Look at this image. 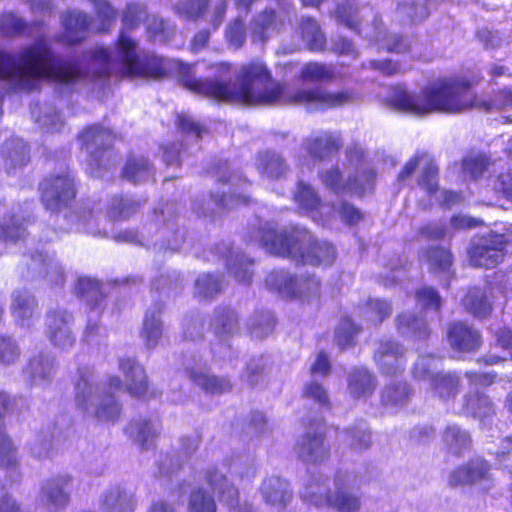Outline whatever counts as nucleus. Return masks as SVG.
<instances>
[{"label":"nucleus","instance_id":"31","mask_svg":"<svg viewBox=\"0 0 512 512\" xmlns=\"http://www.w3.org/2000/svg\"><path fill=\"white\" fill-rule=\"evenodd\" d=\"M125 433L141 451H147L154 448L160 431L156 422L139 418L126 426Z\"/></svg>","mask_w":512,"mask_h":512},{"label":"nucleus","instance_id":"6","mask_svg":"<svg viewBox=\"0 0 512 512\" xmlns=\"http://www.w3.org/2000/svg\"><path fill=\"white\" fill-rule=\"evenodd\" d=\"M154 223L146 225L141 232L140 238L134 231L121 232L116 239L119 241H126L130 243H137L142 246H149L152 242L149 234L154 227L159 228L163 241L158 244L153 242L154 247L159 246L160 250L178 251L185 242L187 231L184 227L178 225L177 221V206L175 203H166L161 208L155 209L153 212Z\"/></svg>","mask_w":512,"mask_h":512},{"label":"nucleus","instance_id":"22","mask_svg":"<svg viewBox=\"0 0 512 512\" xmlns=\"http://www.w3.org/2000/svg\"><path fill=\"white\" fill-rule=\"evenodd\" d=\"M418 166L421 167V175L418 180V185L429 194L435 193L438 188V168L429 154L422 153L411 159L404 166L398 178L400 180H405L414 173Z\"/></svg>","mask_w":512,"mask_h":512},{"label":"nucleus","instance_id":"15","mask_svg":"<svg viewBox=\"0 0 512 512\" xmlns=\"http://www.w3.org/2000/svg\"><path fill=\"white\" fill-rule=\"evenodd\" d=\"M507 240L501 234H489L480 238L469 251L470 262L476 267L492 268L505 256Z\"/></svg>","mask_w":512,"mask_h":512},{"label":"nucleus","instance_id":"35","mask_svg":"<svg viewBox=\"0 0 512 512\" xmlns=\"http://www.w3.org/2000/svg\"><path fill=\"white\" fill-rule=\"evenodd\" d=\"M10 404V397L0 391V467L15 470L18 465L17 452L4 430V417Z\"/></svg>","mask_w":512,"mask_h":512},{"label":"nucleus","instance_id":"46","mask_svg":"<svg viewBox=\"0 0 512 512\" xmlns=\"http://www.w3.org/2000/svg\"><path fill=\"white\" fill-rule=\"evenodd\" d=\"M163 308L162 303H156L153 309H149L145 314L141 335L145 341L146 347L149 349L156 347L162 336L163 329L160 314Z\"/></svg>","mask_w":512,"mask_h":512},{"label":"nucleus","instance_id":"64","mask_svg":"<svg viewBox=\"0 0 512 512\" xmlns=\"http://www.w3.org/2000/svg\"><path fill=\"white\" fill-rule=\"evenodd\" d=\"M217 506L213 496L198 488L190 494L188 512H216Z\"/></svg>","mask_w":512,"mask_h":512},{"label":"nucleus","instance_id":"29","mask_svg":"<svg viewBox=\"0 0 512 512\" xmlns=\"http://www.w3.org/2000/svg\"><path fill=\"white\" fill-rule=\"evenodd\" d=\"M136 506L135 493L122 486L109 488L99 501L101 512H134Z\"/></svg>","mask_w":512,"mask_h":512},{"label":"nucleus","instance_id":"58","mask_svg":"<svg viewBox=\"0 0 512 512\" xmlns=\"http://www.w3.org/2000/svg\"><path fill=\"white\" fill-rule=\"evenodd\" d=\"M299 77L303 82H330L334 79V70L331 65L309 62L302 67Z\"/></svg>","mask_w":512,"mask_h":512},{"label":"nucleus","instance_id":"20","mask_svg":"<svg viewBox=\"0 0 512 512\" xmlns=\"http://www.w3.org/2000/svg\"><path fill=\"white\" fill-rule=\"evenodd\" d=\"M55 371V357L48 352H40L29 359L23 369V377L31 387H44L51 383Z\"/></svg>","mask_w":512,"mask_h":512},{"label":"nucleus","instance_id":"51","mask_svg":"<svg viewBox=\"0 0 512 512\" xmlns=\"http://www.w3.org/2000/svg\"><path fill=\"white\" fill-rule=\"evenodd\" d=\"M301 38L311 51H322L326 45V38L320 26L313 18H302L299 24Z\"/></svg>","mask_w":512,"mask_h":512},{"label":"nucleus","instance_id":"33","mask_svg":"<svg viewBox=\"0 0 512 512\" xmlns=\"http://www.w3.org/2000/svg\"><path fill=\"white\" fill-rule=\"evenodd\" d=\"M398 333L413 340H426L431 335V329L425 319L413 312H402L395 318Z\"/></svg>","mask_w":512,"mask_h":512},{"label":"nucleus","instance_id":"3","mask_svg":"<svg viewBox=\"0 0 512 512\" xmlns=\"http://www.w3.org/2000/svg\"><path fill=\"white\" fill-rule=\"evenodd\" d=\"M247 236L250 243L264 248L270 254L287 257L297 263L327 267L336 258L332 244L315 239L303 228L277 231L275 224L264 223L249 231Z\"/></svg>","mask_w":512,"mask_h":512},{"label":"nucleus","instance_id":"8","mask_svg":"<svg viewBox=\"0 0 512 512\" xmlns=\"http://www.w3.org/2000/svg\"><path fill=\"white\" fill-rule=\"evenodd\" d=\"M17 271L26 281L47 280L51 285H62L65 282V273L61 264L53 255L43 251L23 253Z\"/></svg>","mask_w":512,"mask_h":512},{"label":"nucleus","instance_id":"27","mask_svg":"<svg viewBox=\"0 0 512 512\" xmlns=\"http://www.w3.org/2000/svg\"><path fill=\"white\" fill-rule=\"evenodd\" d=\"M283 26V19L274 10H264L256 14L249 23V32L252 42L264 43Z\"/></svg>","mask_w":512,"mask_h":512},{"label":"nucleus","instance_id":"2","mask_svg":"<svg viewBox=\"0 0 512 512\" xmlns=\"http://www.w3.org/2000/svg\"><path fill=\"white\" fill-rule=\"evenodd\" d=\"M218 68L220 74L214 79H200L189 69L182 70L180 82L184 88L198 95L252 106L291 104L315 111L338 107L352 99L348 92L333 93L321 87L289 89L281 83L273 82L266 65L259 60L242 66L237 87L230 85V77H224L229 72V65L221 63Z\"/></svg>","mask_w":512,"mask_h":512},{"label":"nucleus","instance_id":"41","mask_svg":"<svg viewBox=\"0 0 512 512\" xmlns=\"http://www.w3.org/2000/svg\"><path fill=\"white\" fill-rule=\"evenodd\" d=\"M347 390L354 399L367 398L372 395L376 386V377L366 368H354L348 375Z\"/></svg>","mask_w":512,"mask_h":512},{"label":"nucleus","instance_id":"25","mask_svg":"<svg viewBox=\"0 0 512 512\" xmlns=\"http://www.w3.org/2000/svg\"><path fill=\"white\" fill-rule=\"evenodd\" d=\"M11 313L17 325L30 328L38 319V303L33 294L26 290H16L12 294Z\"/></svg>","mask_w":512,"mask_h":512},{"label":"nucleus","instance_id":"19","mask_svg":"<svg viewBox=\"0 0 512 512\" xmlns=\"http://www.w3.org/2000/svg\"><path fill=\"white\" fill-rule=\"evenodd\" d=\"M184 365L190 380L206 394L222 395L231 391L232 384L227 377L208 372L195 357L188 359Z\"/></svg>","mask_w":512,"mask_h":512},{"label":"nucleus","instance_id":"32","mask_svg":"<svg viewBox=\"0 0 512 512\" xmlns=\"http://www.w3.org/2000/svg\"><path fill=\"white\" fill-rule=\"evenodd\" d=\"M256 168L263 178L271 181L285 178L290 170V166L284 156L269 149L259 152Z\"/></svg>","mask_w":512,"mask_h":512},{"label":"nucleus","instance_id":"50","mask_svg":"<svg viewBox=\"0 0 512 512\" xmlns=\"http://www.w3.org/2000/svg\"><path fill=\"white\" fill-rule=\"evenodd\" d=\"M442 438L447 450L454 455H460L471 447L470 434L457 424L448 425Z\"/></svg>","mask_w":512,"mask_h":512},{"label":"nucleus","instance_id":"36","mask_svg":"<svg viewBox=\"0 0 512 512\" xmlns=\"http://www.w3.org/2000/svg\"><path fill=\"white\" fill-rule=\"evenodd\" d=\"M4 167L12 173L26 166L30 161L29 149L22 139L13 137L4 142L1 149Z\"/></svg>","mask_w":512,"mask_h":512},{"label":"nucleus","instance_id":"60","mask_svg":"<svg viewBox=\"0 0 512 512\" xmlns=\"http://www.w3.org/2000/svg\"><path fill=\"white\" fill-rule=\"evenodd\" d=\"M222 291V279L219 275L205 273L200 275L195 282V294L208 299L220 294Z\"/></svg>","mask_w":512,"mask_h":512},{"label":"nucleus","instance_id":"53","mask_svg":"<svg viewBox=\"0 0 512 512\" xmlns=\"http://www.w3.org/2000/svg\"><path fill=\"white\" fill-rule=\"evenodd\" d=\"M428 0H404L396 10L397 16L404 24L420 23L429 15Z\"/></svg>","mask_w":512,"mask_h":512},{"label":"nucleus","instance_id":"9","mask_svg":"<svg viewBox=\"0 0 512 512\" xmlns=\"http://www.w3.org/2000/svg\"><path fill=\"white\" fill-rule=\"evenodd\" d=\"M265 285L282 297L308 300L318 297L321 287L320 280L315 275L297 277L284 270L269 273Z\"/></svg>","mask_w":512,"mask_h":512},{"label":"nucleus","instance_id":"7","mask_svg":"<svg viewBox=\"0 0 512 512\" xmlns=\"http://www.w3.org/2000/svg\"><path fill=\"white\" fill-rule=\"evenodd\" d=\"M346 155L356 169L355 175H351L349 172L347 179H344L338 167H330L319 172L320 180L327 189L336 194H362L366 189V184L374 178V174L372 171L362 168L363 152L360 148H348Z\"/></svg>","mask_w":512,"mask_h":512},{"label":"nucleus","instance_id":"28","mask_svg":"<svg viewBox=\"0 0 512 512\" xmlns=\"http://www.w3.org/2000/svg\"><path fill=\"white\" fill-rule=\"evenodd\" d=\"M207 481L218 493L219 499L231 507L230 512H252V508L248 504L238 505V489L227 480L224 474L218 470H209Z\"/></svg>","mask_w":512,"mask_h":512},{"label":"nucleus","instance_id":"39","mask_svg":"<svg viewBox=\"0 0 512 512\" xmlns=\"http://www.w3.org/2000/svg\"><path fill=\"white\" fill-rule=\"evenodd\" d=\"M119 368L125 376L126 386L130 394L137 397L144 395L148 388L144 368L131 358L121 359Z\"/></svg>","mask_w":512,"mask_h":512},{"label":"nucleus","instance_id":"12","mask_svg":"<svg viewBox=\"0 0 512 512\" xmlns=\"http://www.w3.org/2000/svg\"><path fill=\"white\" fill-rule=\"evenodd\" d=\"M86 152L89 153V165L107 169L112 160V146L115 135L106 128L92 125L78 136Z\"/></svg>","mask_w":512,"mask_h":512},{"label":"nucleus","instance_id":"13","mask_svg":"<svg viewBox=\"0 0 512 512\" xmlns=\"http://www.w3.org/2000/svg\"><path fill=\"white\" fill-rule=\"evenodd\" d=\"M239 317L234 309L228 306H219L214 309L210 319V330L218 340L211 345V351L219 357H225L230 350L228 340L239 332Z\"/></svg>","mask_w":512,"mask_h":512},{"label":"nucleus","instance_id":"54","mask_svg":"<svg viewBox=\"0 0 512 512\" xmlns=\"http://www.w3.org/2000/svg\"><path fill=\"white\" fill-rule=\"evenodd\" d=\"M76 294L83 297L91 312L100 311L103 301V292L100 284L86 277H80L76 283Z\"/></svg>","mask_w":512,"mask_h":512},{"label":"nucleus","instance_id":"42","mask_svg":"<svg viewBox=\"0 0 512 512\" xmlns=\"http://www.w3.org/2000/svg\"><path fill=\"white\" fill-rule=\"evenodd\" d=\"M333 491L322 475L311 477L301 492L302 499L317 507H327Z\"/></svg>","mask_w":512,"mask_h":512},{"label":"nucleus","instance_id":"1","mask_svg":"<svg viewBox=\"0 0 512 512\" xmlns=\"http://www.w3.org/2000/svg\"><path fill=\"white\" fill-rule=\"evenodd\" d=\"M146 17L145 7L129 4L123 14L124 29L113 50L97 47L81 59L56 56L45 40H38L16 53L0 50V89L30 91L41 79L72 84L89 78L104 79L111 75L131 78L160 79L168 71V61L156 55L136 52V42L127 34Z\"/></svg>","mask_w":512,"mask_h":512},{"label":"nucleus","instance_id":"24","mask_svg":"<svg viewBox=\"0 0 512 512\" xmlns=\"http://www.w3.org/2000/svg\"><path fill=\"white\" fill-rule=\"evenodd\" d=\"M216 256H219L225 261V266L234 277L240 282H249L252 278V260L245 257L240 252L234 251L233 247L229 243L222 242L217 244L213 250Z\"/></svg>","mask_w":512,"mask_h":512},{"label":"nucleus","instance_id":"26","mask_svg":"<svg viewBox=\"0 0 512 512\" xmlns=\"http://www.w3.org/2000/svg\"><path fill=\"white\" fill-rule=\"evenodd\" d=\"M460 414L485 422L495 415V407L488 395L478 389H469L461 399Z\"/></svg>","mask_w":512,"mask_h":512},{"label":"nucleus","instance_id":"47","mask_svg":"<svg viewBox=\"0 0 512 512\" xmlns=\"http://www.w3.org/2000/svg\"><path fill=\"white\" fill-rule=\"evenodd\" d=\"M461 388L460 376L455 372H441L432 378L430 389L441 400L455 399Z\"/></svg>","mask_w":512,"mask_h":512},{"label":"nucleus","instance_id":"57","mask_svg":"<svg viewBox=\"0 0 512 512\" xmlns=\"http://www.w3.org/2000/svg\"><path fill=\"white\" fill-rule=\"evenodd\" d=\"M275 327V318L270 311L255 312L248 321V329L252 337L263 339Z\"/></svg>","mask_w":512,"mask_h":512},{"label":"nucleus","instance_id":"40","mask_svg":"<svg viewBox=\"0 0 512 512\" xmlns=\"http://www.w3.org/2000/svg\"><path fill=\"white\" fill-rule=\"evenodd\" d=\"M31 114L41 130L48 133L60 131L64 119L56 106L49 102L35 103L31 106Z\"/></svg>","mask_w":512,"mask_h":512},{"label":"nucleus","instance_id":"16","mask_svg":"<svg viewBox=\"0 0 512 512\" xmlns=\"http://www.w3.org/2000/svg\"><path fill=\"white\" fill-rule=\"evenodd\" d=\"M294 450L297 457L307 463H318L327 459L330 449L325 442L324 427L319 423L309 427L298 438Z\"/></svg>","mask_w":512,"mask_h":512},{"label":"nucleus","instance_id":"43","mask_svg":"<svg viewBox=\"0 0 512 512\" xmlns=\"http://www.w3.org/2000/svg\"><path fill=\"white\" fill-rule=\"evenodd\" d=\"M28 220L16 214L6 215L0 220V255L6 250L7 242L24 239Z\"/></svg>","mask_w":512,"mask_h":512},{"label":"nucleus","instance_id":"34","mask_svg":"<svg viewBox=\"0 0 512 512\" xmlns=\"http://www.w3.org/2000/svg\"><path fill=\"white\" fill-rule=\"evenodd\" d=\"M450 346L458 351L470 352L477 350L481 345L479 332L462 322L452 323L448 330Z\"/></svg>","mask_w":512,"mask_h":512},{"label":"nucleus","instance_id":"38","mask_svg":"<svg viewBox=\"0 0 512 512\" xmlns=\"http://www.w3.org/2000/svg\"><path fill=\"white\" fill-rule=\"evenodd\" d=\"M89 23L86 13L78 10L68 11L62 15L64 32L60 40L69 44L79 43L85 38Z\"/></svg>","mask_w":512,"mask_h":512},{"label":"nucleus","instance_id":"21","mask_svg":"<svg viewBox=\"0 0 512 512\" xmlns=\"http://www.w3.org/2000/svg\"><path fill=\"white\" fill-rule=\"evenodd\" d=\"M489 465L485 460L475 459L453 471L449 478L451 486L478 483L483 490L492 486Z\"/></svg>","mask_w":512,"mask_h":512},{"label":"nucleus","instance_id":"59","mask_svg":"<svg viewBox=\"0 0 512 512\" xmlns=\"http://www.w3.org/2000/svg\"><path fill=\"white\" fill-rule=\"evenodd\" d=\"M463 304L466 310L476 317H485L491 311V306L487 301L485 294L478 288L468 291Z\"/></svg>","mask_w":512,"mask_h":512},{"label":"nucleus","instance_id":"61","mask_svg":"<svg viewBox=\"0 0 512 512\" xmlns=\"http://www.w3.org/2000/svg\"><path fill=\"white\" fill-rule=\"evenodd\" d=\"M491 162L485 154H471L462 162V170L465 176L478 179L488 170Z\"/></svg>","mask_w":512,"mask_h":512},{"label":"nucleus","instance_id":"55","mask_svg":"<svg viewBox=\"0 0 512 512\" xmlns=\"http://www.w3.org/2000/svg\"><path fill=\"white\" fill-rule=\"evenodd\" d=\"M391 304L382 299H369L359 308V317L372 324H379L391 315Z\"/></svg>","mask_w":512,"mask_h":512},{"label":"nucleus","instance_id":"49","mask_svg":"<svg viewBox=\"0 0 512 512\" xmlns=\"http://www.w3.org/2000/svg\"><path fill=\"white\" fill-rule=\"evenodd\" d=\"M145 202V199L132 196H114L108 206V215L114 220H126L136 214Z\"/></svg>","mask_w":512,"mask_h":512},{"label":"nucleus","instance_id":"56","mask_svg":"<svg viewBox=\"0 0 512 512\" xmlns=\"http://www.w3.org/2000/svg\"><path fill=\"white\" fill-rule=\"evenodd\" d=\"M441 358L432 354L420 355L414 364L412 374L415 379L432 382L437 374H440Z\"/></svg>","mask_w":512,"mask_h":512},{"label":"nucleus","instance_id":"18","mask_svg":"<svg viewBox=\"0 0 512 512\" xmlns=\"http://www.w3.org/2000/svg\"><path fill=\"white\" fill-rule=\"evenodd\" d=\"M406 348L395 340H382L374 352V361L384 375L396 376L406 366Z\"/></svg>","mask_w":512,"mask_h":512},{"label":"nucleus","instance_id":"48","mask_svg":"<svg viewBox=\"0 0 512 512\" xmlns=\"http://www.w3.org/2000/svg\"><path fill=\"white\" fill-rule=\"evenodd\" d=\"M342 441L352 450L362 452L372 445V434L365 422H359L343 430L340 434Z\"/></svg>","mask_w":512,"mask_h":512},{"label":"nucleus","instance_id":"4","mask_svg":"<svg viewBox=\"0 0 512 512\" xmlns=\"http://www.w3.org/2000/svg\"><path fill=\"white\" fill-rule=\"evenodd\" d=\"M388 101L395 110L417 117L433 112L458 113L474 105L469 83L465 81L432 85L420 93L397 86L393 88Z\"/></svg>","mask_w":512,"mask_h":512},{"label":"nucleus","instance_id":"63","mask_svg":"<svg viewBox=\"0 0 512 512\" xmlns=\"http://www.w3.org/2000/svg\"><path fill=\"white\" fill-rule=\"evenodd\" d=\"M303 397L312 401L318 409H329L331 407L330 398L324 386L317 381H310L303 388Z\"/></svg>","mask_w":512,"mask_h":512},{"label":"nucleus","instance_id":"30","mask_svg":"<svg viewBox=\"0 0 512 512\" xmlns=\"http://www.w3.org/2000/svg\"><path fill=\"white\" fill-rule=\"evenodd\" d=\"M259 492L265 503L284 507L293 497L290 484L283 478L271 475L263 479Z\"/></svg>","mask_w":512,"mask_h":512},{"label":"nucleus","instance_id":"11","mask_svg":"<svg viewBox=\"0 0 512 512\" xmlns=\"http://www.w3.org/2000/svg\"><path fill=\"white\" fill-rule=\"evenodd\" d=\"M335 18L346 27L359 34L364 33L366 38L380 42L381 46L389 52L404 53L410 48L408 38L396 34H383L377 26L373 33L358 28V9L351 3L341 4L335 10Z\"/></svg>","mask_w":512,"mask_h":512},{"label":"nucleus","instance_id":"10","mask_svg":"<svg viewBox=\"0 0 512 512\" xmlns=\"http://www.w3.org/2000/svg\"><path fill=\"white\" fill-rule=\"evenodd\" d=\"M41 201L46 210L58 213L70 206L76 196L73 174L64 170L46 177L40 184Z\"/></svg>","mask_w":512,"mask_h":512},{"label":"nucleus","instance_id":"37","mask_svg":"<svg viewBox=\"0 0 512 512\" xmlns=\"http://www.w3.org/2000/svg\"><path fill=\"white\" fill-rule=\"evenodd\" d=\"M60 435V429L54 423L48 422L36 432L34 439L29 443L30 453L34 458L46 459L53 455L55 442Z\"/></svg>","mask_w":512,"mask_h":512},{"label":"nucleus","instance_id":"44","mask_svg":"<svg viewBox=\"0 0 512 512\" xmlns=\"http://www.w3.org/2000/svg\"><path fill=\"white\" fill-rule=\"evenodd\" d=\"M153 165L142 155H131L122 169V177L127 181L138 184L153 178Z\"/></svg>","mask_w":512,"mask_h":512},{"label":"nucleus","instance_id":"17","mask_svg":"<svg viewBox=\"0 0 512 512\" xmlns=\"http://www.w3.org/2000/svg\"><path fill=\"white\" fill-rule=\"evenodd\" d=\"M343 146L340 134L327 130L312 133L302 141V149L315 161H329Z\"/></svg>","mask_w":512,"mask_h":512},{"label":"nucleus","instance_id":"23","mask_svg":"<svg viewBox=\"0 0 512 512\" xmlns=\"http://www.w3.org/2000/svg\"><path fill=\"white\" fill-rule=\"evenodd\" d=\"M350 476L337 472L333 480V494L327 507L338 512H358L361 508L360 497L349 488Z\"/></svg>","mask_w":512,"mask_h":512},{"label":"nucleus","instance_id":"62","mask_svg":"<svg viewBox=\"0 0 512 512\" xmlns=\"http://www.w3.org/2000/svg\"><path fill=\"white\" fill-rule=\"evenodd\" d=\"M294 200L299 207L305 211H313L317 209L321 203V199L313 187L304 182H299L294 193Z\"/></svg>","mask_w":512,"mask_h":512},{"label":"nucleus","instance_id":"5","mask_svg":"<svg viewBox=\"0 0 512 512\" xmlns=\"http://www.w3.org/2000/svg\"><path fill=\"white\" fill-rule=\"evenodd\" d=\"M75 391L77 406L90 416L106 423H114L119 419L122 406L111 392L99 387L91 368L78 369Z\"/></svg>","mask_w":512,"mask_h":512},{"label":"nucleus","instance_id":"14","mask_svg":"<svg viewBox=\"0 0 512 512\" xmlns=\"http://www.w3.org/2000/svg\"><path fill=\"white\" fill-rule=\"evenodd\" d=\"M73 322V315L66 309L57 308L46 314L45 336L55 348L67 351L74 346Z\"/></svg>","mask_w":512,"mask_h":512},{"label":"nucleus","instance_id":"52","mask_svg":"<svg viewBox=\"0 0 512 512\" xmlns=\"http://www.w3.org/2000/svg\"><path fill=\"white\" fill-rule=\"evenodd\" d=\"M411 398V389L406 382H390L381 391V402L391 408L406 405Z\"/></svg>","mask_w":512,"mask_h":512},{"label":"nucleus","instance_id":"45","mask_svg":"<svg viewBox=\"0 0 512 512\" xmlns=\"http://www.w3.org/2000/svg\"><path fill=\"white\" fill-rule=\"evenodd\" d=\"M71 478L68 476H56L42 486V496L47 502L55 506H64L69 501V488Z\"/></svg>","mask_w":512,"mask_h":512}]
</instances>
